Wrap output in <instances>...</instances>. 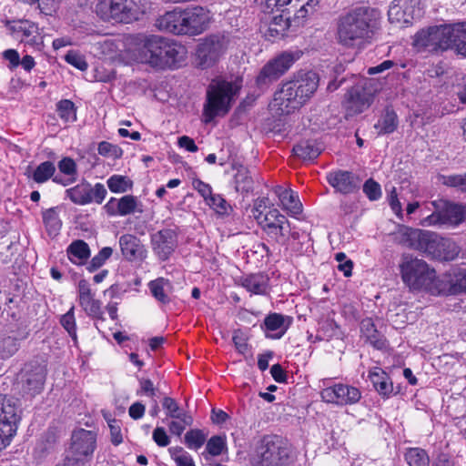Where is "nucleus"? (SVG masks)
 I'll return each mask as SVG.
<instances>
[{
    "label": "nucleus",
    "instance_id": "62",
    "mask_svg": "<svg viewBox=\"0 0 466 466\" xmlns=\"http://www.w3.org/2000/svg\"><path fill=\"white\" fill-rule=\"evenodd\" d=\"M41 12L46 15H51L58 8L60 0H37Z\"/></svg>",
    "mask_w": 466,
    "mask_h": 466
},
{
    "label": "nucleus",
    "instance_id": "23",
    "mask_svg": "<svg viewBox=\"0 0 466 466\" xmlns=\"http://www.w3.org/2000/svg\"><path fill=\"white\" fill-rule=\"evenodd\" d=\"M78 301L83 310L91 317L98 318L102 314L101 303L94 298L90 284L81 279L77 286Z\"/></svg>",
    "mask_w": 466,
    "mask_h": 466
},
{
    "label": "nucleus",
    "instance_id": "49",
    "mask_svg": "<svg viewBox=\"0 0 466 466\" xmlns=\"http://www.w3.org/2000/svg\"><path fill=\"white\" fill-rule=\"evenodd\" d=\"M113 249L110 247L103 248L86 265V269L89 272H94L100 268L106 260L112 256Z\"/></svg>",
    "mask_w": 466,
    "mask_h": 466
},
{
    "label": "nucleus",
    "instance_id": "39",
    "mask_svg": "<svg viewBox=\"0 0 466 466\" xmlns=\"http://www.w3.org/2000/svg\"><path fill=\"white\" fill-rule=\"evenodd\" d=\"M452 51L458 56L466 57V23H455L453 32Z\"/></svg>",
    "mask_w": 466,
    "mask_h": 466
},
{
    "label": "nucleus",
    "instance_id": "45",
    "mask_svg": "<svg viewBox=\"0 0 466 466\" xmlns=\"http://www.w3.org/2000/svg\"><path fill=\"white\" fill-rule=\"evenodd\" d=\"M208 434L201 430H190L185 434V443L190 450L198 451L207 440Z\"/></svg>",
    "mask_w": 466,
    "mask_h": 466
},
{
    "label": "nucleus",
    "instance_id": "21",
    "mask_svg": "<svg viewBox=\"0 0 466 466\" xmlns=\"http://www.w3.org/2000/svg\"><path fill=\"white\" fill-rule=\"evenodd\" d=\"M292 319L279 313L268 315L263 323L265 336L272 339H279L291 325Z\"/></svg>",
    "mask_w": 466,
    "mask_h": 466
},
{
    "label": "nucleus",
    "instance_id": "19",
    "mask_svg": "<svg viewBox=\"0 0 466 466\" xmlns=\"http://www.w3.org/2000/svg\"><path fill=\"white\" fill-rule=\"evenodd\" d=\"M45 378V367L32 362L25 364L18 375V380L22 384L23 390L31 395L40 392Z\"/></svg>",
    "mask_w": 466,
    "mask_h": 466
},
{
    "label": "nucleus",
    "instance_id": "2",
    "mask_svg": "<svg viewBox=\"0 0 466 466\" xmlns=\"http://www.w3.org/2000/svg\"><path fill=\"white\" fill-rule=\"evenodd\" d=\"M319 76L313 71L299 73L283 83L275 93L272 106L280 115H289L303 106L319 86Z\"/></svg>",
    "mask_w": 466,
    "mask_h": 466
},
{
    "label": "nucleus",
    "instance_id": "14",
    "mask_svg": "<svg viewBox=\"0 0 466 466\" xmlns=\"http://www.w3.org/2000/svg\"><path fill=\"white\" fill-rule=\"evenodd\" d=\"M228 39L225 35H212L204 39L197 49V61L202 68L215 65L225 53Z\"/></svg>",
    "mask_w": 466,
    "mask_h": 466
},
{
    "label": "nucleus",
    "instance_id": "33",
    "mask_svg": "<svg viewBox=\"0 0 466 466\" xmlns=\"http://www.w3.org/2000/svg\"><path fill=\"white\" fill-rule=\"evenodd\" d=\"M152 296L160 303L167 304L170 301L172 284L168 279L158 278L148 283Z\"/></svg>",
    "mask_w": 466,
    "mask_h": 466
},
{
    "label": "nucleus",
    "instance_id": "46",
    "mask_svg": "<svg viewBox=\"0 0 466 466\" xmlns=\"http://www.w3.org/2000/svg\"><path fill=\"white\" fill-rule=\"evenodd\" d=\"M56 111L59 117L65 122H73L76 119V108L71 100H60L56 104Z\"/></svg>",
    "mask_w": 466,
    "mask_h": 466
},
{
    "label": "nucleus",
    "instance_id": "63",
    "mask_svg": "<svg viewBox=\"0 0 466 466\" xmlns=\"http://www.w3.org/2000/svg\"><path fill=\"white\" fill-rule=\"evenodd\" d=\"M153 440L160 447H166L170 440L164 428L157 427L153 431Z\"/></svg>",
    "mask_w": 466,
    "mask_h": 466
},
{
    "label": "nucleus",
    "instance_id": "40",
    "mask_svg": "<svg viewBox=\"0 0 466 466\" xmlns=\"http://www.w3.org/2000/svg\"><path fill=\"white\" fill-rule=\"evenodd\" d=\"M233 168L237 169V173L235 175L237 191H250L252 189L253 180L248 168L238 163L233 164Z\"/></svg>",
    "mask_w": 466,
    "mask_h": 466
},
{
    "label": "nucleus",
    "instance_id": "32",
    "mask_svg": "<svg viewBox=\"0 0 466 466\" xmlns=\"http://www.w3.org/2000/svg\"><path fill=\"white\" fill-rule=\"evenodd\" d=\"M323 147L317 140H302L293 147L295 156L302 160H313L322 152Z\"/></svg>",
    "mask_w": 466,
    "mask_h": 466
},
{
    "label": "nucleus",
    "instance_id": "20",
    "mask_svg": "<svg viewBox=\"0 0 466 466\" xmlns=\"http://www.w3.org/2000/svg\"><path fill=\"white\" fill-rule=\"evenodd\" d=\"M441 296L466 293V268H453L441 275Z\"/></svg>",
    "mask_w": 466,
    "mask_h": 466
},
{
    "label": "nucleus",
    "instance_id": "1",
    "mask_svg": "<svg viewBox=\"0 0 466 466\" xmlns=\"http://www.w3.org/2000/svg\"><path fill=\"white\" fill-rule=\"evenodd\" d=\"M380 13L376 8L359 6L339 16L337 25L338 41L344 46L354 47L371 38L378 29Z\"/></svg>",
    "mask_w": 466,
    "mask_h": 466
},
{
    "label": "nucleus",
    "instance_id": "22",
    "mask_svg": "<svg viewBox=\"0 0 466 466\" xmlns=\"http://www.w3.org/2000/svg\"><path fill=\"white\" fill-rule=\"evenodd\" d=\"M329 184L341 194H350L359 187V179L347 170H336L327 175Z\"/></svg>",
    "mask_w": 466,
    "mask_h": 466
},
{
    "label": "nucleus",
    "instance_id": "37",
    "mask_svg": "<svg viewBox=\"0 0 466 466\" xmlns=\"http://www.w3.org/2000/svg\"><path fill=\"white\" fill-rule=\"evenodd\" d=\"M89 256V247L82 240H76L67 248V257L76 265L85 264Z\"/></svg>",
    "mask_w": 466,
    "mask_h": 466
},
{
    "label": "nucleus",
    "instance_id": "38",
    "mask_svg": "<svg viewBox=\"0 0 466 466\" xmlns=\"http://www.w3.org/2000/svg\"><path fill=\"white\" fill-rule=\"evenodd\" d=\"M91 185L88 183H81L66 190V197L77 205L91 203Z\"/></svg>",
    "mask_w": 466,
    "mask_h": 466
},
{
    "label": "nucleus",
    "instance_id": "17",
    "mask_svg": "<svg viewBox=\"0 0 466 466\" xmlns=\"http://www.w3.org/2000/svg\"><path fill=\"white\" fill-rule=\"evenodd\" d=\"M96 445V434L92 431L78 429L72 433L70 452L75 465L77 461L86 458H90Z\"/></svg>",
    "mask_w": 466,
    "mask_h": 466
},
{
    "label": "nucleus",
    "instance_id": "29",
    "mask_svg": "<svg viewBox=\"0 0 466 466\" xmlns=\"http://www.w3.org/2000/svg\"><path fill=\"white\" fill-rule=\"evenodd\" d=\"M369 378L378 391L383 397H390L393 392V385L389 375L380 368L375 367L369 372Z\"/></svg>",
    "mask_w": 466,
    "mask_h": 466
},
{
    "label": "nucleus",
    "instance_id": "26",
    "mask_svg": "<svg viewBox=\"0 0 466 466\" xmlns=\"http://www.w3.org/2000/svg\"><path fill=\"white\" fill-rule=\"evenodd\" d=\"M104 208L109 215L127 216L137 210V199L132 195H126L120 199L111 198Z\"/></svg>",
    "mask_w": 466,
    "mask_h": 466
},
{
    "label": "nucleus",
    "instance_id": "35",
    "mask_svg": "<svg viewBox=\"0 0 466 466\" xmlns=\"http://www.w3.org/2000/svg\"><path fill=\"white\" fill-rule=\"evenodd\" d=\"M360 331L367 341H369L375 349L381 350L385 347V340L376 329L371 319L368 318L361 321Z\"/></svg>",
    "mask_w": 466,
    "mask_h": 466
},
{
    "label": "nucleus",
    "instance_id": "12",
    "mask_svg": "<svg viewBox=\"0 0 466 466\" xmlns=\"http://www.w3.org/2000/svg\"><path fill=\"white\" fill-rule=\"evenodd\" d=\"M301 55L300 51H286L270 59L257 76V86L262 88L278 80L300 58Z\"/></svg>",
    "mask_w": 466,
    "mask_h": 466
},
{
    "label": "nucleus",
    "instance_id": "31",
    "mask_svg": "<svg viewBox=\"0 0 466 466\" xmlns=\"http://www.w3.org/2000/svg\"><path fill=\"white\" fill-rule=\"evenodd\" d=\"M269 279L265 274H251L243 278L242 286L251 294L266 295L269 290Z\"/></svg>",
    "mask_w": 466,
    "mask_h": 466
},
{
    "label": "nucleus",
    "instance_id": "24",
    "mask_svg": "<svg viewBox=\"0 0 466 466\" xmlns=\"http://www.w3.org/2000/svg\"><path fill=\"white\" fill-rule=\"evenodd\" d=\"M119 245L123 256L129 261H138L146 258L147 250L136 235H122Z\"/></svg>",
    "mask_w": 466,
    "mask_h": 466
},
{
    "label": "nucleus",
    "instance_id": "3",
    "mask_svg": "<svg viewBox=\"0 0 466 466\" xmlns=\"http://www.w3.org/2000/svg\"><path fill=\"white\" fill-rule=\"evenodd\" d=\"M401 279L411 291L441 296V275L423 259L403 255L399 265Z\"/></svg>",
    "mask_w": 466,
    "mask_h": 466
},
{
    "label": "nucleus",
    "instance_id": "30",
    "mask_svg": "<svg viewBox=\"0 0 466 466\" xmlns=\"http://www.w3.org/2000/svg\"><path fill=\"white\" fill-rule=\"evenodd\" d=\"M275 193L279 197L282 208L287 210L289 214L296 216L302 212V204L299 199V197L290 189L283 188L282 187H277Z\"/></svg>",
    "mask_w": 466,
    "mask_h": 466
},
{
    "label": "nucleus",
    "instance_id": "5",
    "mask_svg": "<svg viewBox=\"0 0 466 466\" xmlns=\"http://www.w3.org/2000/svg\"><path fill=\"white\" fill-rule=\"evenodd\" d=\"M240 87L241 85L238 81H212L207 91V100L203 109L205 122H211L216 116L228 114Z\"/></svg>",
    "mask_w": 466,
    "mask_h": 466
},
{
    "label": "nucleus",
    "instance_id": "61",
    "mask_svg": "<svg viewBox=\"0 0 466 466\" xmlns=\"http://www.w3.org/2000/svg\"><path fill=\"white\" fill-rule=\"evenodd\" d=\"M91 202L95 201L97 204L104 201L107 193L105 186L101 183H96L94 187H91Z\"/></svg>",
    "mask_w": 466,
    "mask_h": 466
},
{
    "label": "nucleus",
    "instance_id": "52",
    "mask_svg": "<svg viewBox=\"0 0 466 466\" xmlns=\"http://www.w3.org/2000/svg\"><path fill=\"white\" fill-rule=\"evenodd\" d=\"M273 206L268 198H258L254 201V206L251 209L252 216L258 222L260 217H263L269 209L274 208Z\"/></svg>",
    "mask_w": 466,
    "mask_h": 466
},
{
    "label": "nucleus",
    "instance_id": "13",
    "mask_svg": "<svg viewBox=\"0 0 466 466\" xmlns=\"http://www.w3.org/2000/svg\"><path fill=\"white\" fill-rule=\"evenodd\" d=\"M376 89L370 80L360 79L345 95L343 106L347 116H352L362 113L373 102Z\"/></svg>",
    "mask_w": 466,
    "mask_h": 466
},
{
    "label": "nucleus",
    "instance_id": "9",
    "mask_svg": "<svg viewBox=\"0 0 466 466\" xmlns=\"http://www.w3.org/2000/svg\"><path fill=\"white\" fill-rule=\"evenodd\" d=\"M433 212L424 218L420 224L425 227L446 225L456 227L466 218V205L451 202L444 198L431 201Z\"/></svg>",
    "mask_w": 466,
    "mask_h": 466
},
{
    "label": "nucleus",
    "instance_id": "7",
    "mask_svg": "<svg viewBox=\"0 0 466 466\" xmlns=\"http://www.w3.org/2000/svg\"><path fill=\"white\" fill-rule=\"evenodd\" d=\"M288 442L279 435L264 436L251 457L252 466H287Z\"/></svg>",
    "mask_w": 466,
    "mask_h": 466
},
{
    "label": "nucleus",
    "instance_id": "16",
    "mask_svg": "<svg viewBox=\"0 0 466 466\" xmlns=\"http://www.w3.org/2000/svg\"><path fill=\"white\" fill-rule=\"evenodd\" d=\"M422 15L420 0H394L388 11L391 24L408 25Z\"/></svg>",
    "mask_w": 466,
    "mask_h": 466
},
{
    "label": "nucleus",
    "instance_id": "64",
    "mask_svg": "<svg viewBox=\"0 0 466 466\" xmlns=\"http://www.w3.org/2000/svg\"><path fill=\"white\" fill-rule=\"evenodd\" d=\"M292 0H264L265 12H273L274 10L283 11V7L290 4Z\"/></svg>",
    "mask_w": 466,
    "mask_h": 466
},
{
    "label": "nucleus",
    "instance_id": "34",
    "mask_svg": "<svg viewBox=\"0 0 466 466\" xmlns=\"http://www.w3.org/2000/svg\"><path fill=\"white\" fill-rule=\"evenodd\" d=\"M56 169V166L53 162L45 161L39 164L35 169L28 167L26 168L25 175L35 183L43 184L54 177Z\"/></svg>",
    "mask_w": 466,
    "mask_h": 466
},
{
    "label": "nucleus",
    "instance_id": "57",
    "mask_svg": "<svg viewBox=\"0 0 466 466\" xmlns=\"http://www.w3.org/2000/svg\"><path fill=\"white\" fill-rule=\"evenodd\" d=\"M443 184L449 187H458L460 190L466 192V173L444 177Z\"/></svg>",
    "mask_w": 466,
    "mask_h": 466
},
{
    "label": "nucleus",
    "instance_id": "15",
    "mask_svg": "<svg viewBox=\"0 0 466 466\" xmlns=\"http://www.w3.org/2000/svg\"><path fill=\"white\" fill-rule=\"evenodd\" d=\"M320 397L327 403L347 406L358 403L361 399V391L350 384L336 383L322 389Z\"/></svg>",
    "mask_w": 466,
    "mask_h": 466
},
{
    "label": "nucleus",
    "instance_id": "58",
    "mask_svg": "<svg viewBox=\"0 0 466 466\" xmlns=\"http://www.w3.org/2000/svg\"><path fill=\"white\" fill-rule=\"evenodd\" d=\"M66 60L67 63L81 71H85L87 68V63L84 56L75 51H69L66 56Z\"/></svg>",
    "mask_w": 466,
    "mask_h": 466
},
{
    "label": "nucleus",
    "instance_id": "18",
    "mask_svg": "<svg viewBox=\"0 0 466 466\" xmlns=\"http://www.w3.org/2000/svg\"><path fill=\"white\" fill-rule=\"evenodd\" d=\"M183 35H196L204 32L210 20L209 12L197 5L183 9Z\"/></svg>",
    "mask_w": 466,
    "mask_h": 466
},
{
    "label": "nucleus",
    "instance_id": "42",
    "mask_svg": "<svg viewBox=\"0 0 466 466\" xmlns=\"http://www.w3.org/2000/svg\"><path fill=\"white\" fill-rule=\"evenodd\" d=\"M61 210L60 207H54L43 211V222L48 232L61 229L62 221L59 217Z\"/></svg>",
    "mask_w": 466,
    "mask_h": 466
},
{
    "label": "nucleus",
    "instance_id": "11",
    "mask_svg": "<svg viewBox=\"0 0 466 466\" xmlns=\"http://www.w3.org/2000/svg\"><path fill=\"white\" fill-rule=\"evenodd\" d=\"M454 28L455 23L429 26L416 34L415 45L431 51L451 50Z\"/></svg>",
    "mask_w": 466,
    "mask_h": 466
},
{
    "label": "nucleus",
    "instance_id": "41",
    "mask_svg": "<svg viewBox=\"0 0 466 466\" xmlns=\"http://www.w3.org/2000/svg\"><path fill=\"white\" fill-rule=\"evenodd\" d=\"M397 127L398 116L392 110H387L374 126V127L379 130V134H390L395 131Z\"/></svg>",
    "mask_w": 466,
    "mask_h": 466
},
{
    "label": "nucleus",
    "instance_id": "43",
    "mask_svg": "<svg viewBox=\"0 0 466 466\" xmlns=\"http://www.w3.org/2000/svg\"><path fill=\"white\" fill-rule=\"evenodd\" d=\"M404 457L409 466H429L430 464L427 452L420 448L407 449Z\"/></svg>",
    "mask_w": 466,
    "mask_h": 466
},
{
    "label": "nucleus",
    "instance_id": "51",
    "mask_svg": "<svg viewBox=\"0 0 466 466\" xmlns=\"http://www.w3.org/2000/svg\"><path fill=\"white\" fill-rule=\"evenodd\" d=\"M17 33H22L25 37H32L31 41L35 43V36L38 35V27L35 24L29 21H19L13 27Z\"/></svg>",
    "mask_w": 466,
    "mask_h": 466
},
{
    "label": "nucleus",
    "instance_id": "8",
    "mask_svg": "<svg viewBox=\"0 0 466 466\" xmlns=\"http://www.w3.org/2000/svg\"><path fill=\"white\" fill-rule=\"evenodd\" d=\"M96 12L104 21L129 24L144 13L140 0H100Z\"/></svg>",
    "mask_w": 466,
    "mask_h": 466
},
{
    "label": "nucleus",
    "instance_id": "53",
    "mask_svg": "<svg viewBox=\"0 0 466 466\" xmlns=\"http://www.w3.org/2000/svg\"><path fill=\"white\" fill-rule=\"evenodd\" d=\"M61 325L68 332L69 336L76 340V325L74 314V307H72L66 314L61 317Z\"/></svg>",
    "mask_w": 466,
    "mask_h": 466
},
{
    "label": "nucleus",
    "instance_id": "47",
    "mask_svg": "<svg viewBox=\"0 0 466 466\" xmlns=\"http://www.w3.org/2000/svg\"><path fill=\"white\" fill-rule=\"evenodd\" d=\"M107 186L114 193H124L132 187L133 183L127 177L114 175L107 179Z\"/></svg>",
    "mask_w": 466,
    "mask_h": 466
},
{
    "label": "nucleus",
    "instance_id": "54",
    "mask_svg": "<svg viewBox=\"0 0 466 466\" xmlns=\"http://www.w3.org/2000/svg\"><path fill=\"white\" fill-rule=\"evenodd\" d=\"M59 171L69 177H76L77 171H76V162L70 158V157H64L58 162L57 165Z\"/></svg>",
    "mask_w": 466,
    "mask_h": 466
},
{
    "label": "nucleus",
    "instance_id": "60",
    "mask_svg": "<svg viewBox=\"0 0 466 466\" xmlns=\"http://www.w3.org/2000/svg\"><path fill=\"white\" fill-rule=\"evenodd\" d=\"M140 389L137 391V395H146L148 397H155L157 389L154 387L153 382L148 379H141L139 380Z\"/></svg>",
    "mask_w": 466,
    "mask_h": 466
},
{
    "label": "nucleus",
    "instance_id": "56",
    "mask_svg": "<svg viewBox=\"0 0 466 466\" xmlns=\"http://www.w3.org/2000/svg\"><path fill=\"white\" fill-rule=\"evenodd\" d=\"M320 330L327 339L341 336L340 328L333 319H328L323 322L320 326Z\"/></svg>",
    "mask_w": 466,
    "mask_h": 466
},
{
    "label": "nucleus",
    "instance_id": "25",
    "mask_svg": "<svg viewBox=\"0 0 466 466\" xmlns=\"http://www.w3.org/2000/svg\"><path fill=\"white\" fill-rule=\"evenodd\" d=\"M183 10L181 9L167 12L156 22L159 30L175 35H183Z\"/></svg>",
    "mask_w": 466,
    "mask_h": 466
},
{
    "label": "nucleus",
    "instance_id": "4",
    "mask_svg": "<svg viewBox=\"0 0 466 466\" xmlns=\"http://www.w3.org/2000/svg\"><path fill=\"white\" fill-rule=\"evenodd\" d=\"M136 60L154 67H171L185 56V47L158 35L144 36L139 41Z\"/></svg>",
    "mask_w": 466,
    "mask_h": 466
},
{
    "label": "nucleus",
    "instance_id": "59",
    "mask_svg": "<svg viewBox=\"0 0 466 466\" xmlns=\"http://www.w3.org/2000/svg\"><path fill=\"white\" fill-rule=\"evenodd\" d=\"M192 418L189 416L188 422H185L182 419H174L168 425L169 431L172 434L180 436L185 431L187 426L191 425Z\"/></svg>",
    "mask_w": 466,
    "mask_h": 466
},
{
    "label": "nucleus",
    "instance_id": "6",
    "mask_svg": "<svg viewBox=\"0 0 466 466\" xmlns=\"http://www.w3.org/2000/svg\"><path fill=\"white\" fill-rule=\"evenodd\" d=\"M406 243L411 248L439 260H453L459 255V247L441 235H407Z\"/></svg>",
    "mask_w": 466,
    "mask_h": 466
},
{
    "label": "nucleus",
    "instance_id": "48",
    "mask_svg": "<svg viewBox=\"0 0 466 466\" xmlns=\"http://www.w3.org/2000/svg\"><path fill=\"white\" fill-rule=\"evenodd\" d=\"M168 452L177 466H196L192 456L181 447H171Z\"/></svg>",
    "mask_w": 466,
    "mask_h": 466
},
{
    "label": "nucleus",
    "instance_id": "10",
    "mask_svg": "<svg viewBox=\"0 0 466 466\" xmlns=\"http://www.w3.org/2000/svg\"><path fill=\"white\" fill-rule=\"evenodd\" d=\"M21 419L18 401L12 397L0 394V451L6 448L16 434Z\"/></svg>",
    "mask_w": 466,
    "mask_h": 466
},
{
    "label": "nucleus",
    "instance_id": "55",
    "mask_svg": "<svg viewBox=\"0 0 466 466\" xmlns=\"http://www.w3.org/2000/svg\"><path fill=\"white\" fill-rule=\"evenodd\" d=\"M363 192L370 200H377L381 196L380 186L373 179H368L363 185Z\"/></svg>",
    "mask_w": 466,
    "mask_h": 466
},
{
    "label": "nucleus",
    "instance_id": "44",
    "mask_svg": "<svg viewBox=\"0 0 466 466\" xmlns=\"http://www.w3.org/2000/svg\"><path fill=\"white\" fill-rule=\"evenodd\" d=\"M163 408L167 410V415L172 419H182L185 422H188L189 415L184 411L177 401L169 397H165L162 401Z\"/></svg>",
    "mask_w": 466,
    "mask_h": 466
},
{
    "label": "nucleus",
    "instance_id": "36",
    "mask_svg": "<svg viewBox=\"0 0 466 466\" xmlns=\"http://www.w3.org/2000/svg\"><path fill=\"white\" fill-rule=\"evenodd\" d=\"M173 235H152V245L155 252L161 259H166L175 248Z\"/></svg>",
    "mask_w": 466,
    "mask_h": 466
},
{
    "label": "nucleus",
    "instance_id": "50",
    "mask_svg": "<svg viewBox=\"0 0 466 466\" xmlns=\"http://www.w3.org/2000/svg\"><path fill=\"white\" fill-rule=\"evenodd\" d=\"M206 450L211 456H218L227 451L226 437L223 436H213L211 437L206 445Z\"/></svg>",
    "mask_w": 466,
    "mask_h": 466
},
{
    "label": "nucleus",
    "instance_id": "28",
    "mask_svg": "<svg viewBox=\"0 0 466 466\" xmlns=\"http://www.w3.org/2000/svg\"><path fill=\"white\" fill-rule=\"evenodd\" d=\"M258 224L262 229L290 231V225L286 217L279 213L277 208L269 209L260 219Z\"/></svg>",
    "mask_w": 466,
    "mask_h": 466
},
{
    "label": "nucleus",
    "instance_id": "27",
    "mask_svg": "<svg viewBox=\"0 0 466 466\" xmlns=\"http://www.w3.org/2000/svg\"><path fill=\"white\" fill-rule=\"evenodd\" d=\"M25 339L18 330H5L0 333V358L5 360L12 357L20 348L21 340Z\"/></svg>",
    "mask_w": 466,
    "mask_h": 466
}]
</instances>
